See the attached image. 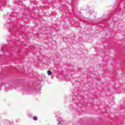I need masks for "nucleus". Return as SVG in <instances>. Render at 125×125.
<instances>
[{
  "label": "nucleus",
  "instance_id": "7ed1b4c3",
  "mask_svg": "<svg viewBox=\"0 0 125 125\" xmlns=\"http://www.w3.org/2000/svg\"><path fill=\"white\" fill-rule=\"evenodd\" d=\"M58 125H60V122H58Z\"/></svg>",
  "mask_w": 125,
  "mask_h": 125
},
{
  "label": "nucleus",
  "instance_id": "f257e3e1",
  "mask_svg": "<svg viewBox=\"0 0 125 125\" xmlns=\"http://www.w3.org/2000/svg\"><path fill=\"white\" fill-rule=\"evenodd\" d=\"M47 74H48V75H49V76H50V75H51V74H52V72H51V71L50 70H48Z\"/></svg>",
  "mask_w": 125,
  "mask_h": 125
},
{
  "label": "nucleus",
  "instance_id": "f03ea898",
  "mask_svg": "<svg viewBox=\"0 0 125 125\" xmlns=\"http://www.w3.org/2000/svg\"><path fill=\"white\" fill-rule=\"evenodd\" d=\"M33 120H34V121H37V120H38V117H37V116H34V117H33Z\"/></svg>",
  "mask_w": 125,
  "mask_h": 125
}]
</instances>
